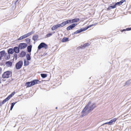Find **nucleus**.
<instances>
[{
	"label": "nucleus",
	"instance_id": "nucleus-56",
	"mask_svg": "<svg viewBox=\"0 0 131 131\" xmlns=\"http://www.w3.org/2000/svg\"><path fill=\"white\" fill-rule=\"evenodd\" d=\"M43 55H44V56H45V55H46V54H44Z\"/></svg>",
	"mask_w": 131,
	"mask_h": 131
},
{
	"label": "nucleus",
	"instance_id": "nucleus-28",
	"mask_svg": "<svg viewBox=\"0 0 131 131\" xmlns=\"http://www.w3.org/2000/svg\"><path fill=\"white\" fill-rule=\"evenodd\" d=\"M25 40L26 42V43L28 45L30 42L31 40L30 39L28 38L25 39Z\"/></svg>",
	"mask_w": 131,
	"mask_h": 131
},
{
	"label": "nucleus",
	"instance_id": "nucleus-30",
	"mask_svg": "<svg viewBox=\"0 0 131 131\" xmlns=\"http://www.w3.org/2000/svg\"><path fill=\"white\" fill-rule=\"evenodd\" d=\"M85 48L84 46L83 45H81L80 46H79L77 48L78 49H83Z\"/></svg>",
	"mask_w": 131,
	"mask_h": 131
},
{
	"label": "nucleus",
	"instance_id": "nucleus-26",
	"mask_svg": "<svg viewBox=\"0 0 131 131\" xmlns=\"http://www.w3.org/2000/svg\"><path fill=\"white\" fill-rule=\"evenodd\" d=\"M131 84V79L129 80L126 82L125 83V85H128Z\"/></svg>",
	"mask_w": 131,
	"mask_h": 131
},
{
	"label": "nucleus",
	"instance_id": "nucleus-5",
	"mask_svg": "<svg viewBox=\"0 0 131 131\" xmlns=\"http://www.w3.org/2000/svg\"><path fill=\"white\" fill-rule=\"evenodd\" d=\"M38 50H40L42 48H44L45 49L48 48V45L43 42H41L38 46Z\"/></svg>",
	"mask_w": 131,
	"mask_h": 131
},
{
	"label": "nucleus",
	"instance_id": "nucleus-37",
	"mask_svg": "<svg viewBox=\"0 0 131 131\" xmlns=\"http://www.w3.org/2000/svg\"><path fill=\"white\" fill-rule=\"evenodd\" d=\"M10 54H8V55H7L6 59V60H8L10 58Z\"/></svg>",
	"mask_w": 131,
	"mask_h": 131
},
{
	"label": "nucleus",
	"instance_id": "nucleus-39",
	"mask_svg": "<svg viewBox=\"0 0 131 131\" xmlns=\"http://www.w3.org/2000/svg\"><path fill=\"white\" fill-rule=\"evenodd\" d=\"M111 7L112 9H113L116 7V6H115V5L114 4V5H113L110 6Z\"/></svg>",
	"mask_w": 131,
	"mask_h": 131
},
{
	"label": "nucleus",
	"instance_id": "nucleus-6",
	"mask_svg": "<svg viewBox=\"0 0 131 131\" xmlns=\"http://www.w3.org/2000/svg\"><path fill=\"white\" fill-rule=\"evenodd\" d=\"M28 46L27 44L26 43H20L18 45L20 50L26 48Z\"/></svg>",
	"mask_w": 131,
	"mask_h": 131
},
{
	"label": "nucleus",
	"instance_id": "nucleus-31",
	"mask_svg": "<svg viewBox=\"0 0 131 131\" xmlns=\"http://www.w3.org/2000/svg\"><path fill=\"white\" fill-rule=\"evenodd\" d=\"M61 26L62 27L64 26L67 24L66 21L63 22L62 23H61Z\"/></svg>",
	"mask_w": 131,
	"mask_h": 131
},
{
	"label": "nucleus",
	"instance_id": "nucleus-49",
	"mask_svg": "<svg viewBox=\"0 0 131 131\" xmlns=\"http://www.w3.org/2000/svg\"><path fill=\"white\" fill-rule=\"evenodd\" d=\"M38 50H38H37V52H36V53H35V54H34V55H36V54L37 53H38V50Z\"/></svg>",
	"mask_w": 131,
	"mask_h": 131
},
{
	"label": "nucleus",
	"instance_id": "nucleus-29",
	"mask_svg": "<svg viewBox=\"0 0 131 131\" xmlns=\"http://www.w3.org/2000/svg\"><path fill=\"white\" fill-rule=\"evenodd\" d=\"M66 23H67V24H72V20H71V19H70V20H66Z\"/></svg>",
	"mask_w": 131,
	"mask_h": 131
},
{
	"label": "nucleus",
	"instance_id": "nucleus-36",
	"mask_svg": "<svg viewBox=\"0 0 131 131\" xmlns=\"http://www.w3.org/2000/svg\"><path fill=\"white\" fill-rule=\"evenodd\" d=\"M17 102H13L12 103H11V107H13H13L14 106L15 104Z\"/></svg>",
	"mask_w": 131,
	"mask_h": 131
},
{
	"label": "nucleus",
	"instance_id": "nucleus-41",
	"mask_svg": "<svg viewBox=\"0 0 131 131\" xmlns=\"http://www.w3.org/2000/svg\"><path fill=\"white\" fill-rule=\"evenodd\" d=\"M126 31H129L131 30V27L127 28L126 29Z\"/></svg>",
	"mask_w": 131,
	"mask_h": 131
},
{
	"label": "nucleus",
	"instance_id": "nucleus-38",
	"mask_svg": "<svg viewBox=\"0 0 131 131\" xmlns=\"http://www.w3.org/2000/svg\"><path fill=\"white\" fill-rule=\"evenodd\" d=\"M110 123V121L108 122H107L105 123H104L103 124H102V125H101V126H102L106 124H108L109 125H110V123Z\"/></svg>",
	"mask_w": 131,
	"mask_h": 131
},
{
	"label": "nucleus",
	"instance_id": "nucleus-22",
	"mask_svg": "<svg viewBox=\"0 0 131 131\" xmlns=\"http://www.w3.org/2000/svg\"><path fill=\"white\" fill-rule=\"evenodd\" d=\"M26 38L25 35V34L22 36L20 37L19 38L17 39L18 40H19L23 39Z\"/></svg>",
	"mask_w": 131,
	"mask_h": 131
},
{
	"label": "nucleus",
	"instance_id": "nucleus-27",
	"mask_svg": "<svg viewBox=\"0 0 131 131\" xmlns=\"http://www.w3.org/2000/svg\"><path fill=\"white\" fill-rule=\"evenodd\" d=\"M40 75L43 78H45L47 76V74L46 73H41L40 74Z\"/></svg>",
	"mask_w": 131,
	"mask_h": 131
},
{
	"label": "nucleus",
	"instance_id": "nucleus-46",
	"mask_svg": "<svg viewBox=\"0 0 131 131\" xmlns=\"http://www.w3.org/2000/svg\"><path fill=\"white\" fill-rule=\"evenodd\" d=\"M58 26L59 27H62V26L61 25V24H58Z\"/></svg>",
	"mask_w": 131,
	"mask_h": 131
},
{
	"label": "nucleus",
	"instance_id": "nucleus-10",
	"mask_svg": "<svg viewBox=\"0 0 131 131\" xmlns=\"http://www.w3.org/2000/svg\"><path fill=\"white\" fill-rule=\"evenodd\" d=\"M26 53L24 51H22L19 53V57H25L26 55Z\"/></svg>",
	"mask_w": 131,
	"mask_h": 131
},
{
	"label": "nucleus",
	"instance_id": "nucleus-35",
	"mask_svg": "<svg viewBox=\"0 0 131 131\" xmlns=\"http://www.w3.org/2000/svg\"><path fill=\"white\" fill-rule=\"evenodd\" d=\"M115 4V5L116 6L117 5L119 6L121 5L120 2H117Z\"/></svg>",
	"mask_w": 131,
	"mask_h": 131
},
{
	"label": "nucleus",
	"instance_id": "nucleus-32",
	"mask_svg": "<svg viewBox=\"0 0 131 131\" xmlns=\"http://www.w3.org/2000/svg\"><path fill=\"white\" fill-rule=\"evenodd\" d=\"M52 35V34L51 33H49L47 34L46 36V37H48Z\"/></svg>",
	"mask_w": 131,
	"mask_h": 131
},
{
	"label": "nucleus",
	"instance_id": "nucleus-48",
	"mask_svg": "<svg viewBox=\"0 0 131 131\" xmlns=\"http://www.w3.org/2000/svg\"><path fill=\"white\" fill-rule=\"evenodd\" d=\"M2 69L0 67V74L1 73V71H2Z\"/></svg>",
	"mask_w": 131,
	"mask_h": 131
},
{
	"label": "nucleus",
	"instance_id": "nucleus-47",
	"mask_svg": "<svg viewBox=\"0 0 131 131\" xmlns=\"http://www.w3.org/2000/svg\"><path fill=\"white\" fill-rule=\"evenodd\" d=\"M93 24L92 25H91V26H94L96 24Z\"/></svg>",
	"mask_w": 131,
	"mask_h": 131
},
{
	"label": "nucleus",
	"instance_id": "nucleus-44",
	"mask_svg": "<svg viewBox=\"0 0 131 131\" xmlns=\"http://www.w3.org/2000/svg\"><path fill=\"white\" fill-rule=\"evenodd\" d=\"M112 9L111 6H108V7L107 8V9L108 10H110V9Z\"/></svg>",
	"mask_w": 131,
	"mask_h": 131
},
{
	"label": "nucleus",
	"instance_id": "nucleus-23",
	"mask_svg": "<svg viewBox=\"0 0 131 131\" xmlns=\"http://www.w3.org/2000/svg\"><path fill=\"white\" fill-rule=\"evenodd\" d=\"M9 99L7 97L6 98H5V99L1 103V104H4L5 103H6L7 101H8Z\"/></svg>",
	"mask_w": 131,
	"mask_h": 131
},
{
	"label": "nucleus",
	"instance_id": "nucleus-58",
	"mask_svg": "<svg viewBox=\"0 0 131 131\" xmlns=\"http://www.w3.org/2000/svg\"><path fill=\"white\" fill-rule=\"evenodd\" d=\"M0 80H1V78L0 77Z\"/></svg>",
	"mask_w": 131,
	"mask_h": 131
},
{
	"label": "nucleus",
	"instance_id": "nucleus-53",
	"mask_svg": "<svg viewBox=\"0 0 131 131\" xmlns=\"http://www.w3.org/2000/svg\"><path fill=\"white\" fill-rule=\"evenodd\" d=\"M2 105H1V103L0 102V106H1Z\"/></svg>",
	"mask_w": 131,
	"mask_h": 131
},
{
	"label": "nucleus",
	"instance_id": "nucleus-42",
	"mask_svg": "<svg viewBox=\"0 0 131 131\" xmlns=\"http://www.w3.org/2000/svg\"><path fill=\"white\" fill-rule=\"evenodd\" d=\"M125 1V0H122L119 2L120 3H121V4H122Z\"/></svg>",
	"mask_w": 131,
	"mask_h": 131
},
{
	"label": "nucleus",
	"instance_id": "nucleus-8",
	"mask_svg": "<svg viewBox=\"0 0 131 131\" xmlns=\"http://www.w3.org/2000/svg\"><path fill=\"white\" fill-rule=\"evenodd\" d=\"M13 49L14 51V52L15 53H19L20 49L18 47H18L16 46Z\"/></svg>",
	"mask_w": 131,
	"mask_h": 131
},
{
	"label": "nucleus",
	"instance_id": "nucleus-34",
	"mask_svg": "<svg viewBox=\"0 0 131 131\" xmlns=\"http://www.w3.org/2000/svg\"><path fill=\"white\" fill-rule=\"evenodd\" d=\"M17 54L16 53H15L14 54V56L13 57L14 58L13 59V60H14V58H15V60H16L17 59Z\"/></svg>",
	"mask_w": 131,
	"mask_h": 131
},
{
	"label": "nucleus",
	"instance_id": "nucleus-4",
	"mask_svg": "<svg viewBox=\"0 0 131 131\" xmlns=\"http://www.w3.org/2000/svg\"><path fill=\"white\" fill-rule=\"evenodd\" d=\"M23 64V62L22 61L20 60L16 63L15 67L17 70H19L21 68Z\"/></svg>",
	"mask_w": 131,
	"mask_h": 131
},
{
	"label": "nucleus",
	"instance_id": "nucleus-55",
	"mask_svg": "<svg viewBox=\"0 0 131 131\" xmlns=\"http://www.w3.org/2000/svg\"><path fill=\"white\" fill-rule=\"evenodd\" d=\"M1 83V80H0V83Z\"/></svg>",
	"mask_w": 131,
	"mask_h": 131
},
{
	"label": "nucleus",
	"instance_id": "nucleus-18",
	"mask_svg": "<svg viewBox=\"0 0 131 131\" xmlns=\"http://www.w3.org/2000/svg\"><path fill=\"white\" fill-rule=\"evenodd\" d=\"M59 28L58 24H57L53 26L51 28V29L52 30H54L56 29Z\"/></svg>",
	"mask_w": 131,
	"mask_h": 131
},
{
	"label": "nucleus",
	"instance_id": "nucleus-15",
	"mask_svg": "<svg viewBox=\"0 0 131 131\" xmlns=\"http://www.w3.org/2000/svg\"><path fill=\"white\" fill-rule=\"evenodd\" d=\"M82 32V31L81 28H80V29L77 30L75 32L72 33V35H73L74 34H79Z\"/></svg>",
	"mask_w": 131,
	"mask_h": 131
},
{
	"label": "nucleus",
	"instance_id": "nucleus-40",
	"mask_svg": "<svg viewBox=\"0 0 131 131\" xmlns=\"http://www.w3.org/2000/svg\"><path fill=\"white\" fill-rule=\"evenodd\" d=\"M25 35L26 36V37H27L29 36L30 35L29 32L27 34H25Z\"/></svg>",
	"mask_w": 131,
	"mask_h": 131
},
{
	"label": "nucleus",
	"instance_id": "nucleus-54",
	"mask_svg": "<svg viewBox=\"0 0 131 131\" xmlns=\"http://www.w3.org/2000/svg\"><path fill=\"white\" fill-rule=\"evenodd\" d=\"M55 33V32H53V34L54 33Z\"/></svg>",
	"mask_w": 131,
	"mask_h": 131
},
{
	"label": "nucleus",
	"instance_id": "nucleus-3",
	"mask_svg": "<svg viewBox=\"0 0 131 131\" xmlns=\"http://www.w3.org/2000/svg\"><path fill=\"white\" fill-rule=\"evenodd\" d=\"M12 72L8 71L5 72L2 75V77L3 78H7L12 76Z\"/></svg>",
	"mask_w": 131,
	"mask_h": 131
},
{
	"label": "nucleus",
	"instance_id": "nucleus-14",
	"mask_svg": "<svg viewBox=\"0 0 131 131\" xmlns=\"http://www.w3.org/2000/svg\"><path fill=\"white\" fill-rule=\"evenodd\" d=\"M5 64L8 67H11L12 66V63L11 62L8 61L6 62Z\"/></svg>",
	"mask_w": 131,
	"mask_h": 131
},
{
	"label": "nucleus",
	"instance_id": "nucleus-43",
	"mask_svg": "<svg viewBox=\"0 0 131 131\" xmlns=\"http://www.w3.org/2000/svg\"><path fill=\"white\" fill-rule=\"evenodd\" d=\"M35 31H34L33 30L30 32H29L30 34L31 35L32 34H34L35 32Z\"/></svg>",
	"mask_w": 131,
	"mask_h": 131
},
{
	"label": "nucleus",
	"instance_id": "nucleus-24",
	"mask_svg": "<svg viewBox=\"0 0 131 131\" xmlns=\"http://www.w3.org/2000/svg\"><path fill=\"white\" fill-rule=\"evenodd\" d=\"M24 66H27L29 64V62L28 61H27L25 59H24Z\"/></svg>",
	"mask_w": 131,
	"mask_h": 131
},
{
	"label": "nucleus",
	"instance_id": "nucleus-13",
	"mask_svg": "<svg viewBox=\"0 0 131 131\" xmlns=\"http://www.w3.org/2000/svg\"><path fill=\"white\" fill-rule=\"evenodd\" d=\"M91 25H88L87 26V27H83L82 28H81V30L82 31V32L85 31L88 28H89L91 27Z\"/></svg>",
	"mask_w": 131,
	"mask_h": 131
},
{
	"label": "nucleus",
	"instance_id": "nucleus-11",
	"mask_svg": "<svg viewBox=\"0 0 131 131\" xmlns=\"http://www.w3.org/2000/svg\"><path fill=\"white\" fill-rule=\"evenodd\" d=\"M8 54H12L14 52V51L13 48H10L7 51Z\"/></svg>",
	"mask_w": 131,
	"mask_h": 131
},
{
	"label": "nucleus",
	"instance_id": "nucleus-12",
	"mask_svg": "<svg viewBox=\"0 0 131 131\" xmlns=\"http://www.w3.org/2000/svg\"><path fill=\"white\" fill-rule=\"evenodd\" d=\"M32 47V45H29L27 46V51L28 52L30 53V54H31L30 52L31 51Z\"/></svg>",
	"mask_w": 131,
	"mask_h": 131
},
{
	"label": "nucleus",
	"instance_id": "nucleus-7",
	"mask_svg": "<svg viewBox=\"0 0 131 131\" xmlns=\"http://www.w3.org/2000/svg\"><path fill=\"white\" fill-rule=\"evenodd\" d=\"M77 25V24L73 23L68 26L66 28L67 30H69L72 29L76 26Z\"/></svg>",
	"mask_w": 131,
	"mask_h": 131
},
{
	"label": "nucleus",
	"instance_id": "nucleus-9",
	"mask_svg": "<svg viewBox=\"0 0 131 131\" xmlns=\"http://www.w3.org/2000/svg\"><path fill=\"white\" fill-rule=\"evenodd\" d=\"M6 53L5 51L4 50L2 51H0V60L2 59V57L4 55V54H6Z\"/></svg>",
	"mask_w": 131,
	"mask_h": 131
},
{
	"label": "nucleus",
	"instance_id": "nucleus-1",
	"mask_svg": "<svg viewBox=\"0 0 131 131\" xmlns=\"http://www.w3.org/2000/svg\"><path fill=\"white\" fill-rule=\"evenodd\" d=\"M91 102L89 101L81 112L82 115L81 116L83 117L91 112L96 107V103H93L91 104Z\"/></svg>",
	"mask_w": 131,
	"mask_h": 131
},
{
	"label": "nucleus",
	"instance_id": "nucleus-20",
	"mask_svg": "<svg viewBox=\"0 0 131 131\" xmlns=\"http://www.w3.org/2000/svg\"><path fill=\"white\" fill-rule=\"evenodd\" d=\"M72 21L73 24L74 23H76L80 20V19L79 18H75L71 19Z\"/></svg>",
	"mask_w": 131,
	"mask_h": 131
},
{
	"label": "nucleus",
	"instance_id": "nucleus-17",
	"mask_svg": "<svg viewBox=\"0 0 131 131\" xmlns=\"http://www.w3.org/2000/svg\"><path fill=\"white\" fill-rule=\"evenodd\" d=\"M38 35L37 34H36L33 36L32 37V39L34 41H35L37 40L38 38Z\"/></svg>",
	"mask_w": 131,
	"mask_h": 131
},
{
	"label": "nucleus",
	"instance_id": "nucleus-21",
	"mask_svg": "<svg viewBox=\"0 0 131 131\" xmlns=\"http://www.w3.org/2000/svg\"><path fill=\"white\" fill-rule=\"evenodd\" d=\"M15 94V92L14 91L13 92L10 94L7 97L9 99L11 98Z\"/></svg>",
	"mask_w": 131,
	"mask_h": 131
},
{
	"label": "nucleus",
	"instance_id": "nucleus-25",
	"mask_svg": "<svg viewBox=\"0 0 131 131\" xmlns=\"http://www.w3.org/2000/svg\"><path fill=\"white\" fill-rule=\"evenodd\" d=\"M26 57L27 60L29 61L30 60L31 58L30 55L29 54H26Z\"/></svg>",
	"mask_w": 131,
	"mask_h": 131
},
{
	"label": "nucleus",
	"instance_id": "nucleus-33",
	"mask_svg": "<svg viewBox=\"0 0 131 131\" xmlns=\"http://www.w3.org/2000/svg\"><path fill=\"white\" fill-rule=\"evenodd\" d=\"M83 45L85 48L86 47L89 46L90 45V44L88 43H87L84 44Z\"/></svg>",
	"mask_w": 131,
	"mask_h": 131
},
{
	"label": "nucleus",
	"instance_id": "nucleus-52",
	"mask_svg": "<svg viewBox=\"0 0 131 131\" xmlns=\"http://www.w3.org/2000/svg\"><path fill=\"white\" fill-rule=\"evenodd\" d=\"M3 80L4 81H5V80H4V79H3Z\"/></svg>",
	"mask_w": 131,
	"mask_h": 131
},
{
	"label": "nucleus",
	"instance_id": "nucleus-50",
	"mask_svg": "<svg viewBox=\"0 0 131 131\" xmlns=\"http://www.w3.org/2000/svg\"><path fill=\"white\" fill-rule=\"evenodd\" d=\"M13 107H10V110L11 111L12 110V109H13Z\"/></svg>",
	"mask_w": 131,
	"mask_h": 131
},
{
	"label": "nucleus",
	"instance_id": "nucleus-51",
	"mask_svg": "<svg viewBox=\"0 0 131 131\" xmlns=\"http://www.w3.org/2000/svg\"><path fill=\"white\" fill-rule=\"evenodd\" d=\"M19 0H16V1H15V4Z\"/></svg>",
	"mask_w": 131,
	"mask_h": 131
},
{
	"label": "nucleus",
	"instance_id": "nucleus-16",
	"mask_svg": "<svg viewBox=\"0 0 131 131\" xmlns=\"http://www.w3.org/2000/svg\"><path fill=\"white\" fill-rule=\"evenodd\" d=\"M69 38L68 37H64L62 38L61 42H67L69 41Z\"/></svg>",
	"mask_w": 131,
	"mask_h": 131
},
{
	"label": "nucleus",
	"instance_id": "nucleus-19",
	"mask_svg": "<svg viewBox=\"0 0 131 131\" xmlns=\"http://www.w3.org/2000/svg\"><path fill=\"white\" fill-rule=\"evenodd\" d=\"M117 118H114L110 121V125H112L113 122H115V121L117 120Z\"/></svg>",
	"mask_w": 131,
	"mask_h": 131
},
{
	"label": "nucleus",
	"instance_id": "nucleus-57",
	"mask_svg": "<svg viewBox=\"0 0 131 131\" xmlns=\"http://www.w3.org/2000/svg\"><path fill=\"white\" fill-rule=\"evenodd\" d=\"M57 107L56 108V109H57Z\"/></svg>",
	"mask_w": 131,
	"mask_h": 131
},
{
	"label": "nucleus",
	"instance_id": "nucleus-2",
	"mask_svg": "<svg viewBox=\"0 0 131 131\" xmlns=\"http://www.w3.org/2000/svg\"><path fill=\"white\" fill-rule=\"evenodd\" d=\"M41 82L38 79H35L30 82H27L25 83V85L27 86V88H28L33 86L37 84L40 83Z\"/></svg>",
	"mask_w": 131,
	"mask_h": 131
},
{
	"label": "nucleus",
	"instance_id": "nucleus-45",
	"mask_svg": "<svg viewBox=\"0 0 131 131\" xmlns=\"http://www.w3.org/2000/svg\"><path fill=\"white\" fill-rule=\"evenodd\" d=\"M122 32H123L124 31H126V29H122L120 30Z\"/></svg>",
	"mask_w": 131,
	"mask_h": 131
}]
</instances>
